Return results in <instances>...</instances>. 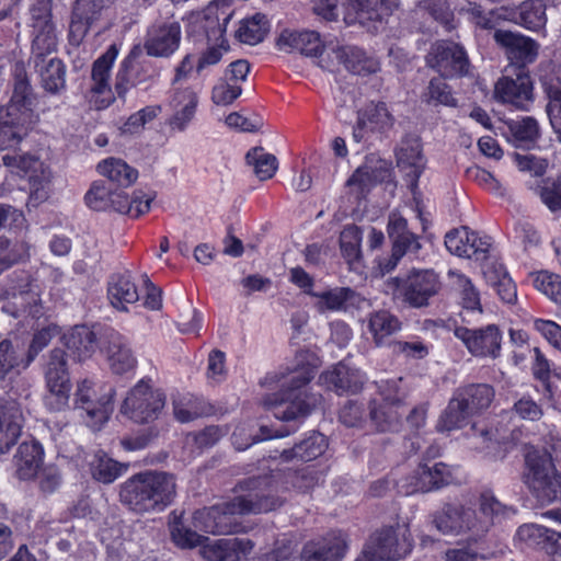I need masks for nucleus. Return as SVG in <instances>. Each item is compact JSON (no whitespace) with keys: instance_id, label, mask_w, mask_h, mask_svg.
Masks as SVG:
<instances>
[{"instance_id":"obj_7","label":"nucleus","mask_w":561,"mask_h":561,"mask_svg":"<svg viewBox=\"0 0 561 561\" xmlns=\"http://www.w3.org/2000/svg\"><path fill=\"white\" fill-rule=\"evenodd\" d=\"M486 517H479L472 504H446L434 516L435 527L444 535L470 534L481 536L486 531Z\"/></svg>"},{"instance_id":"obj_5","label":"nucleus","mask_w":561,"mask_h":561,"mask_svg":"<svg viewBox=\"0 0 561 561\" xmlns=\"http://www.w3.org/2000/svg\"><path fill=\"white\" fill-rule=\"evenodd\" d=\"M3 164L11 172L27 178L28 199L27 206L37 207L50 197L53 188V174L44 162L32 154H4Z\"/></svg>"},{"instance_id":"obj_4","label":"nucleus","mask_w":561,"mask_h":561,"mask_svg":"<svg viewBox=\"0 0 561 561\" xmlns=\"http://www.w3.org/2000/svg\"><path fill=\"white\" fill-rule=\"evenodd\" d=\"M176 494L175 479L167 472L138 473L124 482L121 500L137 513L161 512Z\"/></svg>"},{"instance_id":"obj_45","label":"nucleus","mask_w":561,"mask_h":561,"mask_svg":"<svg viewBox=\"0 0 561 561\" xmlns=\"http://www.w3.org/2000/svg\"><path fill=\"white\" fill-rule=\"evenodd\" d=\"M327 447L324 435L313 433L305 440L295 445L291 449L283 450L280 457L285 461L298 459L302 461H310L321 456Z\"/></svg>"},{"instance_id":"obj_53","label":"nucleus","mask_w":561,"mask_h":561,"mask_svg":"<svg viewBox=\"0 0 561 561\" xmlns=\"http://www.w3.org/2000/svg\"><path fill=\"white\" fill-rule=\"evenodd\" d=\"M552 533L553 530L536 524H525L517 529L515 539L527 547H541L545 550Z\"/></svg>"},{"instance_id":"obj_52","label":"nucleus","mask_w":561,"mask_h":561,"mask_svg":"<svg viewBox=\"0 0 561 561\" xmlns=\"http://www.w3.org/2000/svg\"><path fill=\"white\" fill-rule=\"evenodd\" d=\"M170 535L172 541L182 549H191L197 546H204L208 538L198 535L196 531L186 527L180 519L175 518L170 523Z\"/></svg>"},{"instance_id":"obj_6","label":"nucleus","mask_w":561,"mask_h":561,"mask_svg":"<svg viewBox=\"0 0 561 561\" xmlns=\"http://www.w3.org/2000/svg\"><path fill=\"white\" fill-rule=\"evenodd\" d=\"M525 483L542 503L553 502L561 495V477L554 472L551 456L533 450L526 456Z\"/></svg>"},{"instance_id":"obj_38","label":"nucleus","mask_w":561,"mask_h":561,"mask_svg":"<svg viewBox=\"0 0 561 561\" xmlns=\"http://www.w3.org/2000/svg\"><path fill=\"white\" fill-rule=\"evenodd\" d=\"M20 479L28 480L37 476L43 463V448L37 442H24L14 457Z\"/></svg>"},{"instance_id":"obj_13","label":"nucleus","mask_w":561,"mask_h":561,"mask_svg":"<svg viewBox=\"0 0 561 561\" xmlns=\"http://www.w3.org/2000/svg\"><path fill=\"white\" fill-rule=\"evenodd\" d=\"M181 25L173 14L153 22L147 30L144 48L148 56L168 58L180 47Z\"/></svg>"},{"instance_id":"obj_24","label":"nucleus","mask_w":561,"mask_h":561,"mask_svg":"<svg viewBox=\"0 0 561 561\" xmlns=\"http://www.w3.org/2000/svg\"><path fill=\"white\" fill-rule=\"evenodd\" d=\"M447 276L453 289L459 294L462 321L468 324L478 323L483 314L479 291L471 280L459 271L449 270Z\"/></svg>"},{"instance_id":"obj_54","label":"nucleus","mask_w":561,"mask_h":561,"mask_svg":"<svg viewBox=\"0 0 561 561\" xmlns=\"http://www.w3.org/2000/svg\"><path fill=\"white\" fill-rule=\"evenodd\" d=\"M549 103L547 112L551 126L561 141V78L552 80L547 88Z\"/></svg>"},{"instance_id":"obj_36","label":"nucleus","mask_w":561,"mask_h":561,"mask_svg":"<svg viewBox=\"0 0 561 561\" xmlns=\"http://www.w3.org/2000/svg\"><path fill=\"white\" fill-rule=\"evenodd\" d=\"M64 344L75 359L90 358L96 348V335L87 325H76L62 336Z\"/></svg>"},{"instance_id":"obj_21","label":"nucleus","mask_w":561,"mask_h":561,"mask_svg":"<svg viewBox=\"0 0 561 561\" xmlns=\"http://www.w3.org/2000/svg\"><path fill=\"white\" fill-rule=\"evenodd\" d=\"M24 414L20 403L10 398L0 399V455L14 446L24 426Z\"/></svg>"},{"instance_id":"obj_42","label":"nucleus","mask_w":561,"mask_h":561,"mask_svg":"<svg viewBox=\"0 0 561 561\" xmlns=\"http://www.w3.org/2000/svg\"><path fill=\"white\" fill-rule=\"evenodd\" d=\"M107 0H78L72 13L71 33L84 35L90 25L96 21Z\"/></svg>"},{"instance_id":"obj_31","label":"nucleus","mask_w":561,"mask_h":561,"mask_svg":"<svg viewBox=\"0 0 561 561\" xmlns=\"http://www.w3.org/2000/svg\"><path fill=\"white\" fill-rule=\"evenodd\" d=\"M277 46L280 50H297L302 55L316 57L323 51V42L319 33L314 31H290L285 30L277 39Z\"/></svg>"},{"instance_id":"obj_59","label":"nucleus","mask_w":561,"mask_h":561,"mask_svg":"<svg viewBox=\"0 0 561 561\" xmlns=\"http://www.w3.org/2000/svg\"><path fill=\"white\" fill-rule=\"evenodd\" d=\"M232 539H219L211 543H204L203 556L208 561H238L234 552Z\"/></svg>"},{"instance_id":"obj_46","label":"nucleus","mask_w":561,"mask_h":561,"mask_svg":"<svg viewBox=\"0 0 561 561\" xmlns=\"http://www.w3.org/2000/svg\"><path fill=\"white\" fill-rule=\"evenodd\" d=\"M546 9L535 0H525L517 7V16L514 21L526 30L541 31L547 24Z\"/></svg>"},{"instance_id":"obj_23","label":"nucleus","mask_w":561,"mask_h":561,"mask_svg":"<svg viewBox=\"0 0 561 561\" xmlns=\"http://www.w3.org/2000/svg\"><path fill=\"white\" fill-rule=\"evenodd\" d=\"M445 245L447 250L459 257L484 259L491 242L488 237H479L468 227H460L449 231L445 237Z\"/></svg>"},{"instance_id":"obj_25","label":"nucleus","mask_w":561,"mask_h":561,"mask_svg":"<svg viewBox=\"0 0 561 561\" xmlns=\"http://www.w3.org/2000/svg\"><path fill=\"white\" fill-rule=\"evenodd\" d=\"M198 105L197 93L191 88L174 90L169 106L172 114L167 121L170 130L183 133L193 122Z\"/></svg>"},{"instance_id":"obj_55","label":"nucleus","mask_w":561,"mask_h":561,"mask_svg":"<svg viewBox=\"0 0 561 561\" xmlns=\"http://www.w3.org/2000/svg\"><path fill=\"white\" fill-rule=\"evenodd\" d=\"M362 231L357 226H346L340 234V245L343 256L353 262L360 256Z\"/></svg>"},{"instance_id":"obj_30","label":"nucleus","mask_w":561,"mask_h":561,"mask_svg":"<svg viewBox=\"0 0 561 561\" xmlns=\"http://www.w3.org/2000/svg\"><path fill=\"white\" fill-rule=\"evenodd\" d=\"M398 167L405 172L409 184L413 190L425 168L421 141L417 137L408 136L400 142L397 150Z\"/></svg>"},{"instance_id":"obj_17","label":"nucleus","mask_w":561,"mask_h":561,"mask_svg":"<svg viewBox=\"0 0 561 561\" xmlns=\"http://www.w3.org/2000/svg\"><path fill=\"white\" fill-rule=\"evenodd\" d=\"M428 65L444 78L462 77L469 73L468 56L458 44L438 43L428 57Z\"/></svg>"},{"instance_id":"obj_12","label":"nucleus","mask_w":561,"mask_h":561,"mask_svg":"<svg viewBox=\"0 0 561 561\" xmlns=\"http://www.w3.org/2000/svg\"><path fill=\"white\" fill-rule=\"evenodd\" d=\"M398 380H387L380 386L382 403L371 402L370 420L379 432H396L401 425L402 413L399 411L403 396L400 394Z\"/></svg>"},{"instance_id":"obj_2","label":"nucleus","mask_w":561,"mask_h":561,"mask_svg":"<svg viewBox=\"0 0 561 561\" xmlns=\"http://www.w3.org/2000/svg\"><path fill=\"white\" fill-rule=\"evenodd\" d=\"M283 503L280 497L264 492L238 495L228 502L196 511L193 526L211 535L243 533L245 529L236 520V516L268 513L279 508Z\"/></svg>"},{"instance_id":"obj_44","label":"nucleus","mask_w":561,"mask_h":561,"mask_svg":"<svg viewBox=\"0 0 561 561\" xmlns=\"http://www.w3.org/2000/svg\"><path fill=\"white\" fill-rule=\"evenodd\" d=\"M317 298L316 309L320 313L345 310L354 299L355 293L348 287H335L321 293L312 294Z\"/></svg>"},{"instance_id":"obj_40","label":"nucleus","mask_w":561,"mask_h":561,"mask_svg":"<svg viewBox=\"0 0 561 561\" xmlns=\"http://www.w3.org/2000/svg\"><path fill=\"white\" fill-rule=\"evenodd\" d=\"M107 295L111 305L123 311L127 310V305L139 300L137 286L129 275H113L108 282Z\"/></svg>"},{"instance_id":"obj_26","label":"nucleus","mask_w":561,"mask_h":561,"mask_svg":"<svg viewBox=\"0 0 561 561\" xmlns=\"http://www.w3.org/2000/svg\"><path fill=\"white\" fill-rule=\"evenodd\" d=\"M533 82L527 72L519 70L516 78L503 77L494 88V96L503 103L523 108L531 100Z\"/></svg>"},{"instance_id":"obj_1","label":"nucleus","mask_w":561,"mask_h":561,"mask_svg":"<svg viewBox=\"0 0 561 561\" xmlns=\"http://www.w3.org/2000/svg\"><path fill=\"white\" fill-rule=\"evenodd\" d=\"M301 365L287 374H272L264 378L263 385L279 386V393L267 396L263 405L275 409V417L291 421L305 417L321 402V396L307 390V385L314 377L319 365L318 358L307 351L300 354Z\"/></svg>"},{"instance_id":"obj_34","label":"nucleus","mask_w":561,"mask_h":561,"mask_svg":"<svg viewBox=\"0 0 561 561\" xmlns=\"http://www.w3.org/2000/svg\"><path fill=\"white\" fill-rule=\"evenodd\" d=\"M336 60L345 68L359 76L376 73L380 69L379 61L368 56L363 49L356 46H341L332 50Z\"/></svg>"},{"instance_id":"obj_3","label":"nucleus","mask_w":561,"mask_h":561,"mask_svg":"<svg viewBox=\"0 0 561 561\" xmlns=\"http://www.w3.org/2000/svg\"><path fill=\"white\" fill-rule=\"evenodd\" d=\"M35 94L22 65L15 66L13 93L9 104L0 110V149L13 148L36 122Z\"/></svg>"},{"instance_id":"obj_28","label":"nucleus","mask_w":561,"mask_h":561,"mask_svg":"<svg viewBox=\"0 0 561 561\" xmlns=\"http://www.w3.org/2000/svg\"><path fill=\"white\" fill-rule=\"evenodd\" d=\"M347 538L342 533H331L304 547L302 561H341L347 551Z\"/></svg>"},{"instance_id":"obj_14","label":"nucleus","mask_w":561,"mask_h":561,"mask_svg":"<svg viewBox=\"0 0 561 561\" xmlns=\"http://www.w3.org/2000/svg\"><path fill=\"white\" fill-rule=\"evenodd\" d=\"M454 334L474 357L496 358L500 355L502 335L495 324L479 329L456 327Z\"/></svg>"},{"instance_id":"obj_43","label":"nucleus","mask_w":561,"mask_h":561,"mask_svg":"<svg viewBox=\"0 0 561 561\" xmlns=\"http://www.w3.org/2000/svg\"><path fill=\"white\" fill-rule=\"evenodd\" d=\"M458 400L465 403V407L471 414L478 413L491 404L494 391L485 383L468 385L456 390Z\"/></svg>"},{"instance_id":"obj_20","label":"nucleus","mask_w":561,"mask_h":561,"mask_svg":"<svg viewBox=\"0 0 561 561\" xmlns=\"http://www.w3.org/2000/svg\"><path fill=\"white\" fill-rule=\"evenodd\" d=\"M117 55L118 49L115 45H111L106 51L93 62L91 72V103H93L98 110L107 107L113 101L110 77Z\"/></svg>"},{"instance_id":"obj_60","label":"nucleus","mask_w":561,"mask_h":561,"mask_svg":"<svg viewBox=\"0 0 561 561\" xmlns=\"http://www.w3.org/2000/svg\"><path fill=\"white\" fill-rule=\"evenodd\" d=\"M111 194L112 190L104 182L95 181L84 196L85 204L93 210H108Z\"/></svg>"},{"instance_id":"obj_63","label":"nucleus","mask_w":561,"mask_h":561,"mask_svg":"<svg viewBox=\"0 0 561 561\" xmlns=\"http://www.w3.org/2000/svg\"><path fill=\"white\" fill-rule=\"evenodd\" d=\"M242 93L241 84H232L225 80L214 87L211 100L215 104L227 106L230 105Z\"/></svg>"},{"instance_id":"obj_57","label":"nucleus","mask_w":561,"mask_h":561,"mask_svg":"<svg viewBox=\"0 0 561 561\" xmlns=\"http://www.w3.org/2000/svg\"><path fill=\"white\" fill-rule=\"evenodd\" d=\"M535 287L549 299L561 305V276L547 271L539 272L534 278Z\"/></svg>"},{"instance_id":"obj_41","label":"nucleus","mask_w":561,"mask_h":561,"mask_svg":"<svg viewBox=\"0 0 561 561\" xmlns=\"http://www.w3.org/2000/svg\"><path fill=\"white\" fill-rule=\"evenodd\" d=\"M111 195L110 209L134 218L148 213L152 202V197L141 191L134 192L131 197L123 190H114Z\"/></svg>"},{"instance_id":"obj_39","label":"nucleus","mask_w":561,"mask_h":561,"mask_svg":"<svg viewBox=\"0 0 561 561\" xmlns=\"http://www.w3.org/2000/svg\"><path fill=\"white\" fill-rule=\"evenodd\" d=\"M43 89L50 94H59L66 89V67L64 62L51 57L44 61H34Z\"/></svg>"},{"instance_id":"obj_61","label":"nucleus","mask_w":561,"mask_h":561,"mask_svg":"<svg viewBox=\"0 0 561 561\" xmlns=\"http://www.w3.org/2000/svg\"><path fill=\"white\" fill-rule=\"evenodd\" d=\"M507 508L490 492H484L479 499V517H486V530L493 525L494 520L504 516Z\"/></svg>"},{"instance_id":"obj_15","label":"nucleus","mask_w":561,"mask_h":561,"mask_svg":"<svg viewBox=\"0 0 561 561\" xmlns=\"http://www.w3.org/2000/svg\"><path fill=\"white\" fill-rule=\"evenodd\" d=\"M113 392L110 389L108 393L99 398L90 380L83 379L78 382L75 392V408L85 411L87 423L90 427L98 428L107 421L112 412Z\"/></svg>"},{"instance_id":"obj_16","label":"nucleus","mask_w":561,"mask_h":561,"mask_svg":"<svg viewBox=\"0 0 561 561\" xmlns=\"http://www.w3.org/2000/svg\"><path fill=\"white\" fill-rule=\"evenodd\" d=\"M451 472L443 462L421 463L412 474L401 480L399 488L405 495L430 492L449 483Z\"/></svg>"},{"instance_id":"obj_10","label":"nucleus","mask_w":561,"mask_h":561,"mask_svg":"<svg viewBox=\"0 0 561 561\" xmlns=\"http://www.w3.org/2000/svg\"><path fill=\"white\" fill-rule=\"evenodd\" d=\"M164 403L165 396L162 391L140 380L129 390L121 411L137 423H147L158 417Z\"/></svg>"},{"instance_id":"obj_29","label":"nucleus","mask_w":561,"mask_h":561,"mask_svg":"<svg viewBox=\"0 0 561 561\" xmlns=\"http://www.w3.org/2000/svg\"><path fill=\"white\" fill-rule=\"evenodd\" d=\"M106 360L113 374L123 375L136 367L137 359L134 355L127 339L115 331L106 333V345L104 346Z\"/></svg>"},{"instance_id":"obj_48","label":"nucleus","mask_w":561,"mask_h":561,"mask_svg":"<svg viewBox=\"0 0 561 561\" xmlns=\"http://www.w3.org/2000/svg\"><path fill=\"white\" fill-rule=\"evenodd\" d=\"M483 274L486 280L496 288L503 301L512 304L516 300V286L501 264L486 265L483 270Z\"/></svg>"},{"instance_id":"obj_62","label":"nucleus","mask_w":561,"mask_h":561,"mask_svg":"<svg viewBox=\"0 0 561 561\" xmlns=\"http://www.w3.org/2000/svg\"><path fill=\"white\" fill-rule=\"evenodd\" d=\"M391 352L408 359H423L428 353V346L422 341H394L390 344Z\"/></svg>"},{"instance_id":"obj_22","label":"nucleus","mask_w":561,"mask_h":561,"mask_svg":"<svg viewBox=\"0 0 561 561\" xmlns=\"http://www.w3.org/2000/svg\"><path fill=\"white\" fill-rule=\"evenodd\" d=\"M32 16L34 20L32 59L33 61H44L50 54L56 51L57 48L55 27L50 21L47 5L39 9L33 8Z\"/></svg>"},{"instance_id":"obj_50","label":"nucleus","mask_w":561,"mask_h":561,"mask_svg":"<svg viewBox=\"0 0 561 561\" xmlns=\"http://www.w3.org/2000/svg\"><path fill=\"white\" fill-rule=\"evenodd\" d=\"M472 415L457 396L450 399L447 408L439 417L437 428L439 431H453L460 428Z\"/></svg>"},{"instance_id":"obj_32","label":"nucleus","mask_w":561,"mask_h":561,"mask_svg":"<svg viewBox=\"0 0 561 561\" xmlns=\"http://www.w3.org/2000/svg\"><path fill=\"white\" fill-rule=\"evenodd\" d=\"M2 311L13 318H21L22 321L28 318L39 319L45 314L39 295L33 288L13 294L4 301Z\"/></svg>"},{"instance_id":"obj_33","label":"nucleus","mask_w":561,"mask_h":561,"mask_svg":"<svg viewBox=\"0 0 561 561\" xmlns=\"http://www.w3.org/2000/svg\"><path fill=\"white\" fill-rule=\"evenodd\" d=\"M493 37L494 41L504 47L513 58L520 62L530 64L538 55V43L519 33L497 30Z\"/></svg>"},{"instance_id":"obj_37","label":"nucleus","mask_w":561,"mask_h":561,"mask_svg":"<svg viewBox=\"0 0 561 561\" xmlns=\"http://www.w3.org/2000/svg\"><path fill=\"white\" fill-rule=\"evenodd\" d=\"M98 173L121 188L131 186L138 179V171L125 160L110 157L96 164Z\"/></svg>"},{"instance_id":"obj_19","label":"nucleus","mask_w":561,"mask_h":561,"mask_svg":"<svg viewBox=\"0 0 561 561\" xmlns=\"http://www.w3.org/2000/svg\"><path fill=\"white\" fill-rule=\"evenodd\" d=\"M440 288L438 275L432 270L414 271L399 288L403 301L413 308H421L428 304Z\"/></svg>"},{"instance_id":"obj_56","label":"nucleus","mask_w":561,"mask_h":561,"mask_svg":"<svg viewBox=\"0 0 561 561\" xmlns=\"http://www.w3.org/2000/svg\"><path fill=\"white\" fill-rule=\"evenodd\" d=\"M510 130L517 146H528L534 142L539 135V127L533 117H524L510 124Z\"/></svg>"},{"instance_id":"obj_35","label":"nucleus","mask_w":561,"mask_h":561,"mask_svg":"<svg viewBox=\"0 0 561 561\" xmlns=\"http://www.w3.org/2000/svg\"><path fill=\"white\" fill-rule=\"evenodd\" d=\"M402 329V323L391 312L378 310L368 317V330L377 346H389L394 341L390 337Z\"/></svg>"},{"instance_id":"obj_27","label":"nucleus","mask_w":561,"mask_h":561,"mask_svg":"<svg viewBox=\"0 0 561 561\" xmlns=\"http://www.w3.org/2000/svg\"><path fill=\"white\" fill-rule=\"evenodd\" d=\"M321 385L339 394L355 393L359 391L365 382L364 374L344 362L334 365L331 369L322 373L319 377Z\"/></svg>"},{"instance_id":"obj_18","label":"nucleus","mask_w":561,"mask_h":561,"mask_svg":"<svg viewBox=\"0 0 561 561\" xmlns=\"http://www.w3.org/2000/svg\"><path fill=\"white\" fill-rule=\"evenodd\" d=\"M396 118L385 102H369L358 112L353 137L360 141L373 135H385L394 126Z\"/></svg>"},{"instance_id":"obj_49","label":"nucleus","mask_w":561,"mask_h":561,"mask_svg":"<svg viewBox=\"0 0 561 561\" xmlns=\"http://www.w3.org/2000/svg\"><path fill=\"white\" fill-rule=\"evenodd\" d=\"M90 469L95 480L112 483L123 473L124 467L103 451H98L90 461Z\"/></svg>"},{"instance_id":"obj_8","label":"nucleus","mask_w":561,"mask_h":561,"mask_svg":"<svg viewBox=\"0 0 561 561\" xmlns=\"http://www.w3.org/2000/svg\"><path fill=\"white\" fill-rule=\"evenodd\" d=\"M412 550V539L407 526L386 527L373 534L364 546L365 558L375 561H396Z\"/></svg>"},{"instance_id":"obj_51","label":"nucleus","mask_w":561,"mask_h":561,"mask_svg":"<svg viewBox=\"0 0 561 561\" xmlns=\"http://www.w3.org/2000/svg\"><path fill=\"white\" fill-rule=\"evenodd\" d=\"M245 158L248 163L253 167V172L261 181L273 178L278 168L276 157L265 152L263 148H253L247 153Z\"/></svg>"},{"instance_id":"obj_9","label":"nucleus","mask_w":561,"mask_h":561,"mask_svg":"<svg viewBox=\"0 0 561 561\" xmlns=\"http://www.w3.org/2000/svg\"><path fill=\"white\" fill-rule=\"evenodd\" d=\"M47 394L45 405L50 411H62L69 405L71 382L64 350L54 348L45 368Z\"/></svg>"},{"instance_id":"obj_11","label":"nucleus","mask_w":561,"mask_h":561,"mask_svg":"<svg viewBox=\"0 0 561 561\" xmlns=\"http://www.w3.org/2000/svg\"><path fill=\"white\" fill-rule=\"evenodd\" d=\"M342 7L345 24L358 23L369 32H377L398 7V0H342Z\"/></svg>"},{"instance_id":"obj_64","label":"nucleus","mask_w":561,"mask_h":561,"mask_svg":"<svg viewBox=\"0 0 561 561\" xmlns=\"http://www.w3.org/2000/svg\"><path fill=\"white\" fill-rule=\"evenodd\" d=\"M534 328L549 344L561 351V325L551 320L536 319Z\"/></svg>"},{"instance_id":"obj_58","label":"nucleus","mask_w":561,"mask_h":561,"mask_svg":"<svg viewBox=\"0 0 561 561\" xmlns=\"http://www.w3.org/2000/svg\"><path fill=\"white\" fill-rule=\"evenodd\" d=\"M424 101L428 104L455 106L456 101L451 95L449 87L443 79H432L423 94Z\"/></svg>"},{"instance_id":"obj_47","label":"nucleus","mask_w":561,"mask_h":561,"mask_svg":"<svg viewBox=\"0 0 561 561\" xmlns=\"http://www.w3.org/2000/svg\"><path fill=\"white\" fill-rule=\"evenodd\" d=\"M268 31L270 24L266 16L262 13H255L240 22L236 31V37L243 44L256 45L264 39Z\"/></svg>"}]
</instances>
